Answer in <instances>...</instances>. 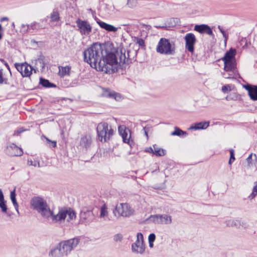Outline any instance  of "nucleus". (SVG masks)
<instances>
[{
	"mask_svg": "<svg viewBox=\"0 0 257 257\" xmlns=\"http://www.w3.org/2000/svg\"><path fill=\"white\" fill-rule=\"evenodd\" d=\"M107 96L109 97L114 98L115 100L117 99V97H119V95L114 92H109Z\"/></svg>",
	"mask_w": 257,
	"mask_h": 257,
	"instance_id": "44",
	"label": "nucleus"
},
{
	"mask_svg": "<svg viewBox=\"0 0 257 257\" xmlns=\"http://www.w3.org/2000/svg\"><path fill=\"white\" fill-rule=\"evenodd\" d=\"M134 210L131 208L127 203H120L117 204L113 213L115 216L129 217L133 214Z\"/></svg>",
	"mask_w": 257,
	"mask_h": 257,
	"instance_id": "5",
	"label": "nucleus"
},
{
	"mask_svg": "<svg viewBox=\"0 0 257 257\" xmlns=\"http://www.w3.org/2000/svg\"><path fill=\"white\" fill-rule=\"evenodd\" d=\"M31 205L43 217L46 219L51 217L54 223H61L66 218L69 222L76 218L75 212L70 208H61L57 214H54L46 201L40 197H34L31 200Z\"/></svg>",
	"mask_w": 257,
	"mask_h": 257,
	"instance_id": "2",
	"label": "nucleus"
},
{
	"mask_svg": "<svg viewBox=\"0 0 257 257\" xmlns=\"http://www.w3.org/2000/svg\"><path fill=\"white\" fill-rule=\"evenodd\" d=\"M194 30L199 33H206L209 35H212L213 32L210 27L205 24L197 25L194 27Z\"/></svg>",
	"mask_w": 257,
	"mask_h": 257,
	"instance_id": "14",
	"label": "nucleus"
},
{
	"mask_svg": "<svg viewBox=\"0 0 257 257\" xmlns=\"http://www.w3.org/2000/svg\"><path fill=\"white\" fill-rule=\"evenodd\" d=\"M0 208H1L2 212L4 213L7 212L8 209L5 199L4 200L0 201Z\"/></svg>",
	"mask_w": 257,
	"mask_h": 257,
	"instance_id": "37",
	"label": "nucleus"
},
{
	"mask_svg": "<svg viewBox=\"0 0 257 257\" xmlns=\"http://www.w3.org/2000/svg\"><path fill=\"white\" fill-rule=\"evenodd\" d=\"M252 159V154H250L249 156L246 159V161L248 164L251 163V160Z\"/></svg>",
	"mask_w": 257,
	"mask_h": 257,
	"instance_id": "52",
	"label": "nucleus"
},
{
	"mask_svg": "<svg viewBox=\"0 0 257 257\" xmlns=\"http://www.w3.org/2000/svg\"><path fill=\"white\" fill-rule=\"evenodd\" d=\"M154 242L149 241V246L152 248L154 246Z\"/></svg>",
	"mask_w": 257,
	"mask_h": 257,
	"instance_id": "57",
	"label": "nucleus"
},
{
	"mask_svg": "<svg viewBox=\"0 0 257 257\" xmlns=\"http://www.w3.org/2000/svg\"><path fill=\"white\" fill-rule=\"evenodd\" d=\"M144 130L145 131V135L147 136V137L148 138V133L146 130V128L145 127H144Z\"/></svg>",
	"mask_w": 257,
	"mask_h": 257,
	"instance_id": "58",
	"label": "nucleus"
},
{
	"mask_svg": "<svg viewBox=\"0 0 257 257\" xmlns=\"http://www.w3.org/2000/svg\"><path fill=\"white\" fill-rule=\"evenodd\" d=\"M119 134L121 136L123 142L125 143L129 144L132 146L131 141H130L131 135L127 138L128 133L130 132L129 129L126 128L124 125H120L118 128Z\"/></svg>",
	"mask_w": 257,
	"mask_h": 257,
	"instance_id": "13",
	"label": "nucleus"
},
{
	"mask_svg": "<svg viewBox=\"0 0 257 257\" xmlns=\"http://www.w3.org/2000/svg\"><path fill=\"white\" fill-rule=\"evenodd\" d=\"M254 95L252 96V100L254 101L257 100V86H255V88L253 91Z\"/></svg>",
	"mask_w": 257,
	"mask_h": 257,
	"instance_id": "48",
	"label": "nucleus"
},
{
	"mask_svg": "<svg viewBox=\"0 0 257 257\" xmlns=\"http://www.w3.org/2000/svg\"><path fill=\"white\" fill-rule=\"evenodd\" d=\"M16 196V191H15V189H14L13 191L11 192L10 198H11L12 202L13 205H14L17 211L19 213L18 204L17 202Z\"/></svg>",
	"mask_w": 257,
	"mask_h": 257,
	"instance_id": "28",
	"label": "nucleus"
},
{
	"mask_svg": "<svg viewBox=\"0 0 257 257\" xmlns=\"http://www.w3.org/2000/svg\"><path fill=\"white\" fill-rule=\"evenodd\" d=\"M135 39L136 40V43L138 44L139 46L143 47L145 46V41L143 39L137 37H135Z\"/></svg>",
	"mask_w": 257,
	"mask_h": 257,
	"instance_id": "41",
	"label": "nucleus"
},
{
	"mask_svg": "<svg viewBox=\"0 0 257 257\" xmlns=\"http://www.w3.org/2000/svg\"><path fill=\"white\" fill-rule=\"evenodd\" d=\"M84 62L92 68L105 73H113L125 64L131 63L137 52L119 47L112 51L109 44L95 43L83 53Z\"/></svg>",
	"mask_w": 257,
	"mask_h": 257,
	"instance_id": "1",
	"label": "nucleus"
},
{
	"mask_svg": "<svg viewBox=\"0 0 257 257\" xmlns=\"http://www.w3.org/2000/svg\"><path fill=\"white\" fill-rule=\"evenodd\" d=\"M9 21V18H8V17H3V18H2L1 19V20H0V21H1V22H4V21Z\"/></svg>",
	"mask_w": 257,
	"mask_h": 257,
	"instance_id": "55",
	"label": "nucleus"
},
{
	"mask_svg": "<svg viewBox=\"0 0 257 257\" xmlns=\"http://www.w3.org/2000/svg\"><path fill=\"white\" fill-rule=\"evenodd\" d=\"M107 211L105 205L102 206L100 208V217L102 218L107 215Z\"/></svg>",
	"mask_w": 257,
	"mask_h": 257,
	"instance_id": "39",
	"label": "nucleus"
},
{
	"mask_svg": "<svg viewBox=\"0 0 257 257\" xmlns=\"http://www.w3.org/2000/svg\"><path fill=\"white\" fill-rule=\"evenodd\" d=\"M4 200V196L2 189H0V201Z\"/></svg>",
	"mask_w": 257,
	"mask_h": 257,
	"instance_id": "54",
	"label": "nucleus"
},
{
	"mask_svg": "<svg viewBox=\"0 0 257 257\" xmlns=\"http://www.w3.org/2000/svg\"><path fill=\"white\" fill-rule=\"evenodd\" d=\"M39 29H40V26L39 24L36 22H34L30 25H27V29L23 30L22 32L24 33V34H25L28 32V30H37Z\"/></svg>",
	"mask_w": 257,
	"mask_h": 257,
	"instance_id": "29",
	"label": "nucleus"
},
{
	"mask_svg": "<svg viewBox=\"0 0 257 257\" xmlns=\"http://www.w3.org/2000/svg\"><path fill=\"white\" fill-rule=\"evenodd\" d=\"M236 54V50L234 49L230 48L227 51L224 56L222 58L223 61L234 60V57Z\"/></svg>",
	"mask_w": 257,
	"mask_h": 257,
	"instance_id": "20",
	"label": "nucleus"
},
{
	"mask_svg": "<svg viewBox=\"0 0 257 257\" xmlns=\"http://www.w3.org/2000/svg\"><path fill=\"white\" fill-rule=\"evenodd\" d=\"M78 30L82 35L88 36L92 31V27L86 21L78 19L76 21Z\"/></svg>",
	"mask_w": 257,
	"mask_h": 257,
	"instance_id": "8",
	"label": "nucleus"
},
{
	"mask_svg": "<svg viewBox=\"0 0 257 257\" xmlns=\"http://www.w3.org/2000/svg\"><path fill=\"white\" fill-rule=\"evenodd\" d=\"M185 48L193 53L194 51V45L196 42L195 35L193 33H188L185 36Z\"/></svg>",
	"mask_w": 257,
	"mask_h": 257,
	"instance_id": "12",
	"label": "nucleus"
},
{
	"mask_svg": "<svg viewBox=\"0 0 257 257\" xmlns=\"http://www.w3.org/2000/svg\"><path fill=\"white\" fill-rule=\"evenodd\" d=\"M96 23L102 29H104L105 30L110 32H115L117 31L118 28L115 27L113 25L107 24L104 22L100 21L99 19L96 18L95 19Z\"/></svg>",
	"mask_w": 257,
	"mask_h": 257,
	"instance_id": "15",
	"label": "nucleus"
},
{
	"mask_svg": "<svg viewBox=\"0 0 257 257\" xmlns=\"http://www.w3.org/2000/svg\"><path fill=\"white\" fill-rule=\"evenodd\" d=\"M28 164L30 166H33L34 167H40V162L38 160H29L28 161Z\"/></svg>",
	"mask_w": 257,
	"mask_h": 257,
	"instance_id": "38",
	"label": "nucleus"
},
{
	"mask_svg": "<svg viewBox=\"0 0 257 257\" xmlns=\"http://www.w3.org/2000/svg\"><path fill=\"white\" fill-rule=\"evenodd\" d=\"M39 83L43 87L46 88H51L56 87V85L55 84L50 82L48 80L43 78H40Z\"/></svg>",
	"mask_w": 257,
	"mask_h": 257,
	"instance_id": "25",
	"label": "nucleus"
},
{
	"mask_svg": "<svg viewBox=\"0 0 257 257\" xmlns=\"http://www.w3.org/2000/svg\"><path fill=\"white\" fill-rule=\"evenodd\" d=\"M218 29L220 31V32L221 33V34L223 35V38H224V41L225 43H226L227 40L228 39V34L225 32V31L223 30L222 27L220 26H218Z\"/></svg>",
	"mask_w": 257,
	"mask_h": 257,
	"instance_id": "36",
	"label": "nucleus"
},
{
	"mask_svg": "<svg viewBox=\"0 0 257 257\" xmlns=\"http://www.w3.org/2000/svg\"><path fill=\"white\" fill-rule=\"evenodd\" d=\"M50 18L52 22L58 21L60 19L58 12L57 11H53L51 15Z\"/></svg>",
	"mask_w": 257,
	"mask_h": 257,
	"instance_id": "34",
	"label": "nucleus"
},
{
	"mask_svg": "<svg viewBox=\"0 0 257 257\" xmlns=\"http://www.w3.org/2000/svg\"><path fill=\"white\" fill-rule=\"evenodd\" d=\"M136 4V0H127L126 5L130 8L134 7Z\"/></svg>",
	"mask_w": 257,
	"mask_h": 257,
	"instance_id": "45",
	"label": "nucleus"
},
{
	"mask_svg": "<svg viewBox=\"0 0 257 257\" xmlns=\"http://www.w3.org/2000/svg\"><path fill=\"white\" fill-rule=\"evenodd\" d=\"M156 239V235L152 233L148 237V241L154 242Z\"/></svg>",
	"mask_w": 257,
	"mask_h": 257,
	"instance_id": "47",
	"label": "nucleus"
},
{
	"mask_svg": "<svg viewBox=\"0 0 257 257\" xmlns=\"http://www.w3.org/2000/svg\"><path fill=\"white\" fill-rule=\"evenodd\" d=\"M187 132L181 130L178 127H175L174 131L171 133V135L172 136H177L179 137H182L183 135L186 136L187 135Z\"/></svg>",
	"mask_w": 257,
	"mask_h": 257,
	"instance_id": "30",
	"label": "nucleus"
},
{
	"mask_svg": "<svg viewBox=\"0 0 257 257\" xmlns=\"http://www.w3.org/2000/svg\"><path fill=\"white\" fill-rule=\"evenodd\" d=\"M59 75L61 77H63L65 76H69L70 75L71 67L69 66H59Z\"/></svg>",
	"mask_w": 257,
	"mask_h": 257,
	"instance_id": "22",
	"label": "nucleus"
},
{
	"mask_svg": "<svg viewBox=\"0 0 257 257\" xmlns=\"http://www.w3.org/2000/svg\"><path fill=\"white\" fill-rule=\"evenodd\" d=\"M239 95L235 92L230 93L225 97L227 101L237 100L239 98Z\"/></svg>",
	"mask_w": 257,
	"mask_h": 257,
	"instance_id": "31",
	"label": "nucleus"
},
{
	"mask_svg": "<svg viewBox=\"0 0 257 257\" xmlns=\"http://www.w3.org/2000/svg\"><path fill=\"white\" fill-rule=\"evenodd\" d=\"M209 121L200 122L195 123L193 126L191 127V128L195 130L206 129L209 126Z\"/></svg>",
	"mask_w": 257,
	"mask_h": 257,
	"instance_id": "23",
	"label": "nucleus"
},
{
	"mask_svg": "<svg viewBox=\"0 0 257 257\" xmlns=\"http://www.w3.org/2000/svg\"><path fill=\"white\" fill-rule=\"evenodd\" d=\"M156 51L161 54L174 55L175 53V44L173 42H171L169 39L162 38L158 43Z\"/></svg>",
	"mask_w": 257,
	"mask_h": 257,
	"instance_id": "4",
	"label": "nucleus"
},
{
	"mask_svg": "<svg viewBox=\"0 0 257 257\" xmlns=\"http://www.w3.org/2000/svg\"><path fill=\"white\" fill-rule=\"evenodd\" d=\"M149 219L157 224H170L172 222L171 216L167 214L151 215Z\"/></svg>",
	"mask_w": 257,
	"mask_h": 257,
	"instance_id": "9",
	"label": "nucleus"
},
{
	"mask_svg": "<svg viewBox=\"0 0 257 257\" xmlns=\"http://www.w3.org/2000/svg\"><path fill=\"white\" fill-rule=\"evenodd\" d=\"M5 65L6 66V67L8 69L9 73H10V75L11 76L12 72H11V69H10V67L9 64L7 62H5Z\"/></svg>",
	"mask_w": 257,
	"mask_h": 257,
	"instance_id": "51",
	"label": "nucleus"
},
{
	"mask_svg": "<svg viewBox=\"0 0 257 257\" xmlns=\"http://www.w3.org/2000/svg\"><path fill=\"white\" fill-rule=\"evenodd\" d=\"M79 239L73 238L59 243L65 255H67L72 250L74 249L78 244Z\"/></svg>",
	"mask_w": 257,
	"mask_h": 257,
	"instance_id": "6",
	"label": "nucleus"
},
{
	"mask_svg": "<svg viewBox=\"0 0 257 257\" xmlns=\"http://www.w3.org/2000/svg\"><path fill=\"white\" fill-rule=\"evenodd\" d=\"M2 61L5 62L4 60H1Z\"/></svg>",
	"mask_w": 257,
	"mask_h": 257,
	"instance_id": "61",
	"label": "nucleus"
},
{
	"mask_svg": "<svg viewBox=\"0 0 257 257\" xmlns=\"http://www.w3.org/2000/svg\"><path fill=\"white\" fill-rule=\"evenodd\" d=\"M240 227L241 226L242 227L245 228V229L248 228L249 226L248 222L245 221H241L240 220Z\"/></svg>",
	"mask_w": 257,
	"mask_h": 257,
	"instance_id": "46",
	"label": "nucleus"
},
{
	"mask_svg": "<svg viewBox=\"0 0 257 257\" xmlns=\"http://www.w3.org/2000/svg\"><path fill=\"white\" fill-rule=\"evenodd\" d=\"M257 195V185H255L252 189L251 194L248 196L249 199H252Z\"/></svg>",
	"mask_w": 257,
	"mask_h": 257,
	"instance_id": "40",
	"label": "nucleus"
},
{
	"mask_svg": "<svg viewBox=\"0 0 257 257\" xmlns=\"http://www.w3.org/2000/svg\"><path fill=\"white\" fill-rule=\"evenodd\" d=\"M154 155L156 156H163L165 155V150L163 149L159 148L157 145H154Z\"/></svg>",
	"mask_w": 257,
	"mask_h": 257,
	"instance_id": "26",
	"label": "nucleus"
},
{
	"mask_svg": "<svg viewBox=\"0 0 257 257\" xmlns=\"http://www.w3.org/2000/svg\"><path fill=\"white\" fill-rule=\"evenodd\" d=\"M224 69L225 71H234L235 69V60L223 61Z\"/></svg>",
	"mask_w": 257,
	"mask_h": 257,
	"instance_id": "19",
	"label": "nucleus"
},
{
	"mask_svg": "<svg viewBox=\"0 0 257 257\" xmlns=\"http://www.w3.org/2000/svg\"><path fill=\"white\" fill-rule=\"evenodd\" d=\"M24 131L25 130L23 129V127L19 128L15 132L14 135H19L22 132H24Z\"/></svg>",
	"mask_w": 257,
	"mask_h": 257,
	"instance_id": "49",
	"label": "nucleus"
},
{
	"mask_svg": "<svg viewBox=\"0 0 257 257\" xmlns=\"http://www.w3.org/2000/svg\"><path fill=\"white\" fill-rule=\"evenodd\" d=\"M235 160L234 152L233 149L230 150V159L228 162L229 164H231Z\"/></svg>",
	"mask_w": 257,
	"mask_h": 257,
	"instance_id": "42",
	"label": "nucleus"
},
{
	"mask_svg": "<svg viewBox=\"0 0 257 257\" xmlns=\"http://www.w3.org/2000/svg\"><path fill=\"white\" fill-rule=\"evenodd\" d=\"M232 85L230 84H226L223 85L221 88V90L224 93H226L232 90Z\"/></svg>",
	"mask_w": 257,
	"mask_h": 257,
	"instance_id": "35",
	"label": "nucleus"
},
{
	"mask_svg": "<svg viewBox=\"0 0 257 257\" xmlns=\"http://www.w3.org/2000/svg\"><path fill=\"white\" fill-rule=\"evenodd\" d=\"M49 255H51L52 257H62L65 255L63 252L61 247L58 243L55 247L51 250L49 252Z\"/></svg>",
	"mask_w": 257,
	"mask_h": 257,
	"instance_id": "17",
	"label": "nucleus"
},
{
	"mask_svg": "<svg viewBox=\"0 0 257 257\" xmlns=\"http://www.w3.org/2000/svg\"><path fill=\"white\" fill-rule=\"evenodd\" d=\"M92 213L89 210H83L80 212V216L82 219L86 220L89 216L92 214Z\"/></svg>",
	"mask_w": 257,
	"mask_h": 257,
	"instance_id": "32",
	"label": "nucleus"
},
{
	"mask_svg": "<svg viewBox=\"0 0 257 257\" xmlns=\"http://www.w3.org/2000/svg\"><path fill=\"white\" fill-rule=\"evenodd\" d=\"M122 239V235L118 233L114 235L113 240L115 242L121 241Z\"/></svg>",
	"mask_w": 257,
	"mask_h": 257,
	"instance_id": "43",
	"label": "nucleus"
},
{
	"mask_svg": "<svg viewBox=\"0 0 257 257\" xmlns=\"http://www.w3.org/2000/svg\"><path fill=\"white\" fill-rule=\"evenodd\" d=\"M5 153L10 156H21L23 154L21 148L12 143L7 144Z\"/></svg>",
	"mask_w": 257,
	"mask_h": 257,
	"instance_id": "11",
	"label": "nucleus"
},
{
	"mask_svg": "<svg viewBox=\"0 0 257 257\" xmlns=\"http://www.w3.org/2000/svg\"><path fill=\"white\" fill-rule=\"evenodd\" d=\"M96 23L102 29H104L105 30L110 32H115L117 31L118 28L115 27L113 25L107 24L104 22L100 21L99 19L96 18L95 19Z\"/></svg>",
	"mask_w": 257,
	"mask_h": 257,
	"instance_id": "16",
	"label": "nucleus"
},
{
	"mask_svg": "<svg viewBox=\"0 0 257 257\" xmlns=\"http://www.w3.org/2000/svg\"><path fill=\"white\" fill-rule=\"evenodd\" d=\"M256 86H252L250 84H247L244 85H243V87L248 91V95L252 99V98H253L252 96L254 95L253 91L255 88Z\"/></svg>",
	"mask_w": 257,
	"mask_h": 257,
	"instance_id": "27",
	"label": "nucleus"
},
{
	"mask_svg": "<svg viewBox=\"0 0 257 257\" xmlns=\"http://www.w3.org/2000/svg\"><path fill=\"white\" fill-rule=\"evenodd\" d=\"M91 144V138L90 135H85L81 138L80 145L81 146L87 149Z\"/></svg>",
	"mask_w": 257,
	"mask_h": 257,
	"instance_id": "18",
	"label": "nucleus"
},
{
	"mask_svg": "<svg viewBox=\"0 0 257 257\" xmlns=\"http://www.w3.org/2000/svg\"><path fill=\"white\" fill-rule=\"evenodd\" d=\"M25 29H27V25H25V24H22L21 25V32L23 33H24L23 32H22V30H25Z\"/></svg>",
	"mask_w": 257,
	"mask_h": 257,
	"instance_id": "56",
	"label": "nucleus"
},
{
	"mask_svg": "<svg viewBox=\"0 0 257 257\" xmlns=\"http://www.w3.org/2000/svg\"><path fill=\"white\" fill-rule=\"evenodd\" d=\"M15 170V168L14 167H12V169H11V170Z\"/></svg>",
	"mask_w": 257,
	"mask_h": 257,
	"instance_id": "59",
	"label": "nucleus"
},
{
	"mask_svg": "<svg viewBox=\"0 0 257 257\" xmlns=\"http://www.w3.org/2000/svg\"><path fill=\"white\" fill-rule=\"evenodd\" d=\"M145 152L153 153L154 154V148L152 147L147 148L145 149Z\"/></svg>",
	"mask_w": 257,
	"mask_h": 257,
	"instance_id": "50",
	"label": "nucleus"
},
{
	"mask_svg": "<svg viewBox=\"0 0 257 257\" xmlns=\"http://www.w3.org/2000/svg\"><path fill=\"white\" fill-rule=\"evenodd\" d=\"M12 26H13L14 27H15V24H14V23H12Z\"/></svg>",
	"mask_w": 257,
	"mask_h": 257,
	"instance_id": "60",
	"label": "nucleus"
},
{
	"mask_svg": "<svg viewBox=\"0 0 257 257\" xmlns=\"http://www.w3.org/2000/svg\"><path fill=\"white\" fill-rule=\"evenodd\" d=\"M132 250L134 253L142 254L145 250V246L144 243L143 235L142 233H137V240L132 245Z\"/></svg>",
	"mask_w": 257,
	"mask_h": 257,
	"instance_id": "7",
	"label": "nucleus"
},
{
	"mask_svg": "<svg viewBox=\"0 0 257 257\" xmlns=\"http://www.w3.org/2000/svg\"><path fill=\"white\" fill-rule=\"evenodd\" d=\"M96 130L98 140L101 142H106L109 141L114 133L111 126L105 122L99 123Z\"/></svg>",
	"mask_w": 257,
	"mask_h": 257,
	"instance_id": "3",
	"label": "nucleus"
},
{
	"mask_svg": "<svg viewBox=\"0 0 257 257\" xmlns=\"http://www.w3.org/2000/svg\"><path fill=\"white\" fill-rule=\"evenodd\" d=\"M8 76L4 70L0 68V85L2 84H8Z\"/></svg>",
	"mask_w": 257,
	"mask_h": 257,
	"instance_id": "24",
	"label": "nucleus"
},
{
	"mask_svg": "<svg viewBox=\"0 0 257 257\" xmlns=\"http://www.w3.org/2000/svg\"><path fill=\"white\" fill-rule=\"evenodd\" d=\"M15 66L17 70L21 73L22 77H30L32 74L33 67L27 63L15 64Z\"/></svg>",
	"mask_w": 257,
	"mask_h": 257,
	"instance_id": "10",
	"label": "nucleus"
},
{
	"mask_svg": "<svg viewBox=\"0 0 257 257\" xmlns=\"http://www.w3.org/2000/svg\"><path fill=\"white\" fill-rule=\"evenodd\" d=\"M3 29L2 25L0 24V40H1L3 38Z\"/></svg>",
	"mask_w": 257,
	"mask_h": 257,
	"instance_id": "53",
	"label": "nucleus"
},
{
	"mask_svg": "<svg viewBox=\"0 0 257 257\" xmlns=\"http://www.w3.org/2000/svg\"><path fill=\"white\" fill-rule=\"evenodd\" d=\"M46 139V145L50 148H55L56 147L57 142L55 141H51L45 136H43Z\"/></svg>",
	"mask_w": 257,
	"mask_h": 257,
	"instance_id": "33",
	"label": "nucleus"
},
{
	"mask_svg": "<svg viewBox=\"0 0 257 257\" xmlns=\"http://www.w3.org/2000/svg\"><path fill=\"white\" fill-rule=\"evenodd\" d=\"M224 222L227 227H235L236 228L240 227V220H239L227 219Z\"/></svg>",
	"mask_w": 257,
	"mask_h": 257,
	"instance_id": "21",
	"label": "nucleus"
}]
</instances>
